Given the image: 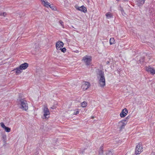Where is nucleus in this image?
<instances>
[{
    "label": "nucleus",
    "instance_id": "obj_1",
    "mask_svg": "<svg viewBox=\"0 0 155 155\" xmlns=\"http://www.w3.org/2000/svg\"><path fill=\"white\" fill-rule=\"evenodd\" d=\"M98 75L99 78V84L101 87H103L105 85V79L104 76V73L103 71H100L98 72Z\"/></svg>",
    "mask_w": 155,
    "mask_h": 155
},
{
    "label": "nucleus",
    "instance_id": "obj_2",
    "mask_svg": "<svg viewBox=\"0 0 155 155\" xmlns=\"http://www.w3.org/2000/svg\"><path fill=\"white\" fill-rule=\"evenodd\" d=\"M18 104L20 105V108L23 110H26L28 108V104L27 101L23 99H21L18 101Z\"/></svg>",
    "mask_w": 155,
    "mask_h": 155
},
{
    "label": "nucleus",
    "instance_id": "obj_3",
    "mask_svg": "<svg viewBox=\"0 0 155 155\" xmlns=\"http://www.w3.org/2000/svg\"><path fill=\"white\" fill-rule=\"evenodd\" d=\"M82 60L86 65L88 66L91 64L92 57L90 56L86 55L83 57Z\"/></svg>",
    "mask_w": 155,
    "mask_h": 155
},
{
    "label": "nucleus",
    "instance_id": "obj_4",
    "mask_svg": "<svg viewBox=\"0 0 155 155\" xmlns=\"http://www.w3.org/2000/svg\"><path fill=\"white\" fill-rule=\"evenodd\" d=\"M128 119V117H127L124 120H122L119 122L118 126L119 127L120 130H121L124 128L125 126L127 123V120Z\"/></svg>",
    "mask_w": 155,
    "mask_h": 155
},
{
    "label": "nucleus",
    "instance_id": "obj_5",
    "mask_svg": "<svg viewBox=\"0 0 155 155\" xmlns=\"http://www.w3.org/2000/svg\"><path fill=\"white\" fill-rule=\"evenodd\" d=\"M43 115L44 116H46L50 114L49 110L48 108L47 105H44L43 106Z\"/></svg>",
    "mask_w": 155,
    "mask_h": 155
},
{
    "label": "nucleus",
    "instance_id": "obj_6",
    "mask_svg": "<svg viewBox=\"0 0 155 155\" xmlns=\"http://www.w3.org/2000/svg\"><path fill=\"white\" fill-rule=\"evenodd\" d=\"M143 150V148L142 146L140 144H138L135 149V153L136 154H140Z\"/></svg>",
    "mask_w": 155,
    "mask_h": 155
},
{
    "label": "nucleus",
    "instance_id": "obj_7",
    "mask_svg": "<svg viewBox=\"0 0 155 155\" xmlns=\"http://www.w3.org/2000/svg\"><path fill=\"white\" fill-rule=\"evenodd\" d=\"M91 84L90 83L87 81H84L83 83L82 87L83 90H86L89 88Z\"/></svg>",
    "mask_w": 155,
    "mask_h": 155
},
{
    "label": "nucleus",
    "instance_id": "obj_8",
    "mask_svg": "<svg viewBox=\"0 0 155 155\" xmlns=\"http://www.w3.org/2000/svg\"><path fill=\"white\" fill-rule=\"evenodd\" d=\"M75 8L78 11H81L84 13L87 12V9L84 5L79 7L78 5H76L75 6Z\"/></svg>",
    "mask_w": 155,
    "mask_h": 155
},
{
    "label": "nucleus",
    "instance_id": "obj_9",
    "mask_svg": "<svg viewBox=\"0 0 155 155\" xmlns=\"http://www.w3.org/2000/svg\"><path fill=\"white\" fill-rule=\"evenodd\" d=\"M64 43L62 41H58L56 44V47L57 50H60L63 47Z\"/></svg>",
    "mask_w": 155,
    "mask_h": 155
},
{
    "label": "nucleus",
    "instance_id": "obj_10",
    "mask_svg": "<svg viewBox=\"0 0 155 155\" xmlns=\"http://www.w3.org/2000/svg\"><path fill=\"white\" fill-rule=\"evenodd\" d=\"M146 71L148 72H149L150 74H155V69L153 68L150 67H147L146 68Z\"/></svg>",
    "mask_w": 155,
    "mask_h": 155
},
{
    "label": "nucleus",
    "instance_id": "obj_11",
    "mask_svg": "<svg viewBox=\"0 0 155 155\" xmlns=\"http://www.w3.org/2000/svg\"><path fill=\"white\" fill-rule=\"evenodd\" d=\"M128 113L127 110L125 108L123 109L120 114V116H126Z\"/></svg>",
    "mask_w": 155,
    "mask_h": 155
},
{
    "label": "nucleus",
    "instance_id": "obj_12",
    "mask_svg": "<svg viewBox=\"0 0 155 155\" xmlns=\"http://www.w3.org/2000/svg\"><path fill=\"white\" fill-rule=\"evenodd\" d=\"M22 70L20 67L15 68L12 71H15L16 75H18L22 72Z\"/></svg>",
    "mask_w": 155,
    "mask_h": 155
},
{
    "label": "nucleus",
    "instance_id": "obj_13",
    "mask_svg": "<svg viewBox=\"0 0 155 155\" xmlns=\"http://www.w3.org/2000/svg\"><path fill=\"white\" fill-rule=\"evenodd\" d=\"M42 3L47 8H48L50 6L49 3L46 0H41Z\"/></svg>",
    "mask_w": 155,
    "mask_h": 155
},
{
    "label": "nucleus",
    "instance_id": "obj_14",
    "mask_svg": "<svg viewBox=\"0 0 155 155\" xmlns=\"http://www.w3.org/2000/svg\"><path fill=\"white\" fill-rule=\"evenodd\" d=\"M28 64L27 63H25L21 64L19 67L21 68L22 70H25L28 67Z\"/></svg>",
    "mask_w": 155,
    "mask_h": 155
},
{
    "label": "nucleus",
    "instance_id": "obj_15",
    "mask_svg": "<svg viewBox=\"0 0 155 155\" xmlns=\"http://www.w3.org/2000/svg\"><path fill=\"white\" fill-rule=\"evenodd\" d=\"M145 1V0H137V4L138 6H140L144 3Z\"/></svg>",
    "mask_w": 155,
    "mask_h": 155
},
{
    "label": "nucleus",
    "instance_id": "obj_16",
    "mask_svg": "<svg viewBox=\"0 0 155 155\" xmlns=\"http://www.w3.org/2000/svg\"><path fill=\"white\" fill-rule=\"evenodd\" d=\"M106 18L107 19H109L112 18H113L112 14L110 12L107 13L106 14Z\"/></svg>",
    "mask_w": 155,
    "mask_h": 155
},
{
    "label": "nucleus",
    "instance_id": "obj_17",
    "mask_svg": "<svg viewBox=\"0 0 155 155\" xmlns=\"http://www.w3.org/2000/svg\"><path fill=\"white\" fill-rule=\"evenodd\" d=\"M87 105V102L86 101H84L81 103V106L83 107H85Z\"/></svg>",
    "mask_w": 155,
    "mask_h": 155
},
{
    "label": "nucleus",
    "instance_id": "obj_18",
    "mask_svg": "<svg viewBox=\"0 0 155 155\" xmlns=\"http://www.w3.org/2000/svg\"><path fill=\"white\" fill-rule=\"evenodd\" d=\"M115 41L114 38H111L110 39V45H112L115 43Z\"/></svg>",
    "mask_w": 155,
    "mask_h": 155
},
{
    "label": "nucleus",
    "instance_id": "obj_19",
    "mask_svg": "<svg viewBox=\"0 0 155 155\" xmlns=\"http://www.w3.org/2000/svg\"><path fill=\"white\" fill-rule=\"evenodd\" d=\"M4 129L6 132H9L11 131V129L8 127H6Z\"/></svg>",
    "mask_w": 155,
    "mask_h": 155
},
{
    "label": "nucleus",
    "instance_id": "obj_20",
    "mask_svg": "<svg viewBox=\"0 0 155 155\" xmlns=\"http://www.w3.org/2000/svg\"><path fill=\"white\" fill-rule=\"evenodd\" d=\"M59 23L61 25V26H62V27L63 28H64V22H63V21H62L61 20H60L59 21Z\"/></svg>",
    "mask_w": 155,
    "mask_h": 155
},
{
    "label": "nucleus",
    "instance_id": "obj_21",
    "mask_svg": "<svg viewBox=\"0 0 155 155\" xmlns=\"http://www.w3.org/2000/svg\"><path fill=\"white\" fill-rule=\"evenodd\" d=\"M61 51L64 53L66 51V48H61Z\"/></svg>",
    "mask_w": 155,
    "mask_h": 155
},
{
    "label": "nucleus",
    "instance_id": "obj_22",
    "mask_svg": "<svg viewBox=\"0 0 155 155\" xmlns=\"http://www.w3.org/2000/svg\"><path fill=\"white\" fill-rule=\"evenodd\" d=\"M0 125L1 127L4 129L6 127L4 123L2 122L0 123Z\"/></svg>",
    "mask_w": 155,
    "mask_h": 155
},
{
    "label": "nucleus",
    "instance_id": "obj_23",
    "mask_svg": "<svg viewBox=\"0 0 155 155\" xmlns=\"http://www.w3.org/2000/svg\"><path fill=\"white\" fill-rule=\"evenodd\" d=\"M79 113V111L78 110H77L76 111H74L73 114V115H77Z\"/></svg>",
    "mask_w": 155,
    "mask_h": 155
},
{
    "label": "nucleus",
    "instance_id": "obj_24",
    "mask_svg": "<svg viewBox=\"0 0 155 155\" xmlns=\"http://www.w3.org/2000/svg\"><path fill=\"white\" fill-rule=\"evenodd\" d=\"M49 7H50V8H51L52 10H55L56 9V8H55V7H54L53 6H51V5H50V6Z\"/></svg>",
    "mask_w": 155,
    "mask_h": 155
},
{
    "label": "nucleus",
    "instance_id": "obj_25",
    "mask_svg": "<svg viewBox=\"0 0 155 155\" xmlns=\"http://www.w3.org/2000/svg\"><path fill=\"white\" fill-rule=\"evenodd\" d=\"M106 155H112V154L111 152L109 151L106 153Z\"/></svg>",
    "mask_w": 155,
    "mask_h": 155
},
{
    "label": "nucleus",
    "instance_id": "obj_26",
    "mask_svg": "<svg viewBox=\"0 0 155 155\" xmlns=\"http://www.w3.org/2000/svg\"><path fill=\"white\" fill-rule=\"evenodd\" d=\"M3 139L4 140V141H5L6 138V136L4 135L2 137Z\"/></svg>",
    "mask_w": 155,
    "mask_h": 155
},
{
    "label": "nucleus",
    "instance_id": "obj_27",
    "mask_svg": "<svg viewBox=\"0 0 155 155\" xmlns=\"http://www.w3.org/2000/svg\"><path fill=\"white\" fill-rule=\"evenodd\" d=\"M100 154H102L103 153V151L102 150H101L99 151Z\"/></svg>",
    "mask_w": 155,
    "mask_h": 155
},
{
    "label": "nucleus",
    "instance_id": "obj_28",
    "mask_svg": "<svg viewBox=\"0 0 155 155\" xmlns=\"http://www.w3.org/2000/svg\"><path fill=\"white\" fill-rule=\"evenodd\" d=\"M7 15V13L6 12H4L3 14V15L5 17Z\"/></svg>",
    "mask_w": 155,
    "mask_h": 155
},
{
    "label": "nucleus",
    "instance_id": "obj_29",
    "mask_svg": "<svg viewBox=\"0 0 155 155\" xmlns=\"http://www.w3.org/2000/svg\"><path fill=\"white\" fill-rule=\"evenodd\" d=\"M120 10L121 12H124V10L122 8H121V7H120Z\"/></svg>",
    "mask_w": 155,
    "mask_h": 155
},
{
    "label": "nucleus",
    "instance_id": "obj_30",
    "mask_svg": "<svg viewBox=\"0 0 155 155\" xmlns=\"http://www.w3.org/2000/svg\"><path fill=\"white\" fill-rule=\"evenodd\" d=\"M44 118H43V119H44V118L45 119H48V117H44Z\"/></svg>",
    "mask_w": 155,
    "mask_h": 155
},
{
    "label": "nucleus",
    "instance_id": "obj_31",
    "mask_svg": "<svg viewBox=\"0 0 155 155\" xmlns=\"http://www.w3.org/2000/svg\"><path fill=\"white\" fill-rule=\"evenodd\" d=\"M109 63H110V62H109V61H107L106 62V64H109Z\"/></svg>",
    "mask_w": 155,
    "mask_h": 155
},
{
    "label": "nucleus",
    "instance_id": "obj_32",
    "mask_svg": "<svg viewBox=\"0 0 155 155\" xmlns=\"http://www.w3.org/2000/svg\"><path fill=\"white\" fill-rule=\"evenodd\" d=\"M92 119H93V118H94V117H92Z\"/></svg>",
    "mask_w": 155,
    "mask_h": 155
}]
</instances>
